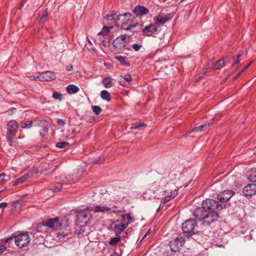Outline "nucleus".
<instances>
[{"label": "nucleus", "instance_id": "1", "mask_svg": "<svg viewBox=\"0 0 256 256\" xmlns=\"http://www.w3.org/2000/svg\"><path fill=\"white\" fill-rule=\"evenodd\" d=\"M193 214L202 222L201 226L204 227L210 226L216 221L219 217L218 212L206 211L201 208H196Z\"/></svg>", "mask_w": 256, "mask_h": 256}, {"label": "nucleus", "instance_id": "2", "mask_svg": "<svg viewBox=\"0 0 256 256\" xmlns=\"http://www.w3.org/2000/svg\"><path fill=\"white\" fill-rule=\"evenodd\" d=\"M70 222L66 218L59 220L58 218H50L42 222V226H48L50 228L58 230L68 227L70 226Z\"/></svg>", "mask_w": 256, "mask_h": 256}, {"label": "nucleus", "instance_id": "3", "mask_svg": "<svg viewBox=\"0 0 256 256\" xmlns=\"http://www.w3.org/2000/svg\"><path fill=\"white\" fill-rule=\"evenodd\" d=\"M226 208V205L218 203L216 200L213 199H206L203 201L202 207L198 208L203 209L206 211L218 212Z\"/></svg>", "mask_w": 256, "mask_h": 256}, {"label": "nucleus", "instance_id": "4", "mask_svg": "<svg viewBox=\"0 0 256 256\" xmlns=\"http://www.w3.org/2000/svg\"><path fill=\"white\" fill-rule=\"evenodd\" d=\"M18 126V123L14 120L10 121L7 124V134L6 136L10 146L12 144V140L16 136Z\"/></svg>", "mask_w": 256, "mask_h": 256}, {"label": "nucleus", "instance_id": "5", "mask_svg": "<svg viewBox=\"0 0 256 256\" xmlns=\"http://www.w3.org/2000/svg\"><path fill=\"white\" fill-rule=\"evenodd\" d=\"M197 225L196 221L193 218H190L186 220L182 224V228L183 232L190 236L194 232L195 228Z\"/></svg>", "mask_w": 256, "mask_h": 256}, {"label": "nucleus", "instance_id": "6", "mask_svg": "<svg viewBox=\"0 0 256 256\" xmlns=\"http://www.w3.org/2000/svg\"><path fill=\"white\" fill-rule=\"evenodd\" d=\"M130 36L127 34H122L116 38L113 41V46L118 50H122L126 46L128 42Z\"/></svg>", "mask_w": 256, "mask_h": 256}, {"label": "nucleus", "instance_id": "7", "mask_svg": "<svg viewBox=\"0 0 256 256\" xmlns=\"http://www.w3.org/2000/svg\"><path fill=\"white\" fill-rule=\"evenodd\" d=\"M128 222L126 223L122 220H116L113 222L110 225L112 229L114 231L116 236H118L127 228Z\"/></svg>", "mask_w": 256, "mask_h": 256}, {"label": "nucleus", "instance_id": "8", "mask_svg": "<svg viewBox=\"0 0 256 256\" xmlns=\"http://www.w3.org/2000/svg\"><path fill=\"white\" fill-rule=\"evenodd\" d=\"M14 241L18 246L22 248L29 244L30 238L27 232L22 233L18 236L15 235Z\"/></svg>", "mask_w": 256, "mask_h": 256}, {"label": "nucleus", "instance_id": "9", "mask_svg": "<svg viewBox=\"0 0 256 256\" xmlns=\"http://www.w3.org/2000/svg\"><path fill=\"white\" fill-rule=\"evenodd\" d=\"M143 36H154L158 37L157 35L158 32H160L158 30L157 26L155 24H150L148 26H145V28L142 30Z\"/></svg>", "mask_w": 256, "mask_h": 256}, {"label": "nucleus", "instance_id": "10", "mask_svg": "<svg viewBox=\"0 0 256 256\" xmlns=\"http://www.w3.org/2000/svg\"><path fill=\"white\" fill-rule=\"evenodd\" d=\"M90 210H88L87 208L86 209L80 210H76V212L78 214V220H84L88 219L87 221L84 222V225L87 224L91 222L92 214L90 212Z\"/></svg>", "mask_w": 256, "mask_h": 256}, {"label": "nucleus", "instance_id": "11", "mask_svg": "<svg viewBox=\"0 0 256 256\" xmlns=\"http://www.w3.org/2000/svg\"><path fill=\"white\" fill-rule=\"evenodd\" d=\"M184 243V239L182 236H178L170 242L169 246L172 252H176L180 250Z\"/></svg>", "mask_w": 256, "mask_h": 256}, {"label": "nucleus", "instance_id": "12", "mask_svg": "<svg viewBox=\"0 0 256 256\" xmlns=\"http://www.w3.org/2000/svg\"><path fill=\"white\" fill-rule=\"evenodd\" d=\"M37 78L40 81H50L56 78V74L52 72L46 71L40 74Z\"/></svg>", "mask_w": 256, "mask_h": 256}, {"label": "nucleus", "instance_id": "13", "mask_svg": "<svg viewBox=\"0 0 256 256\" xmlns=\"http://www.w3.org/2000/svg\"><path fill=\"white\" fill-rule=\"evenodd\" d=\"M234 191L232 190H224L218 195V199L222 202H228L234 194Z\"/></svg>", "mask_w": 256, "mask_h": 256}, {"label": "nucleus", "instance_id": "14", "mask_svg": "<svg viewBox=\"0 0 256 256\" xmlns=\"http://www.w3.org/2000/svg\"><path fill=\"white\" fill-rule=\"evenodd\" d=\"M172 18L171 14H164L162 13L160 14L156 17L154 18V20L156 24H164Z\"/></svg>", "mask_w": 256, "mask_h": 256}, {"label": "nucleus", "instance_id": "15", "mask_svg": "<svg viewBox=\"0 0 256 256\" xmlns=\"http://www.w3.org/2000/svg\"><path fill=\"white\" fill-rule=\"evenodd\" d=\"M148 12L149 10L148 8L139 4L137 5L132 10V12L136 16H142L148 14Z\"/></svg>", "mask_w": 256, "mask_h": 256}, {"label": "nucleus", "instance_id": "16", "mask_svg": "<svg viewBox=\"0 0 256 256\" xmlns=\"http://www.w3.org/2000/svg\"><path fill=\"white\" fill-rule=\"evenodd\" d=\"M243 193L246 196L254 194L256 193V184H248L243 188Z\"/></svg>", "mask_w": 256, "mask_h": 256}, {"label": "nucleus", "instance_id": "17", "mask_svg": "<svg viewBox=\"0 0 256 256\" xmlns=\"http://www.w3.org/2000/svg\"><path fill=\"white\" fill-rule=\"evenodd\" d=\"M110 38H104L102 36H99L98 34L96 38V42L100 45H102L104 47L108 46L110 44Z\"/></svg>", "mask_w": 256, "mask_h": 256}, {"label": "nucleus", "instance_id": "18", "mask_svg": "<svg viewBox=\"0 0 256 256\" xmlns=\"http://www.w3.org/2000/svg\"><path fill=\"white\" fill-rule=\"evenodd\" d=\"M88 210H90V211H94V212H106L111 210V208L106 206H95L94 208H92V207H87Z\"/></svg>", "mask_w": 256, "mask_h": 256}, {"label": "nucleus", "instance_id": "19", "mask_svg": "<svg viewBox=\"0 0 256 256\" xmlns=\"http://www.w3.org/2000/svg\"><path fill=\"white\" fill-rule=\"evenodd\" d=\"M226 66L222 58L218 60L214 64L208 63V66L214 70H219L224 68Z\"/></svg>", "mask_w": 256, "mask_h": 256}, {"label": "nucleus", "instance_id": "20", "mask_svg": "<svg viewBox=\"0 0 256 256\" xmlns=\"http://www.w3.org/2000/svg\"><path fill=\"white\" fill-rule=\"evenodd\" d=\"M128 23L129 22H122L121 25V28L125 30H130L138 26H140V28H142V27L143 26L142 24H140L139 23H136L135 24H130L127 26Z\"/></svg>", "mask_w": 256, "mask_h": 256}, {"label": "nucleus", "instance_id": "21", "mask_svg": "<svg viewBox=\"0 0 256 256\" xmlns=\"http://www.w3.org/2000/svg\"><path fill=\"white\" fill-rule=\"evenodd\" d=\"M112 26H104L102 28V30L99 32L98 34L99 36H102L104 38H110L109 36V34L110 32V30L112 28Z\"/></svg>", "mask_w": 256, "mask_h": 256}, {"label": "nucleus", "instance_id": "22", "mask_svg": "<svg viewBox=\"0 0 256 256\" xmlns=\"http://www.w3.org/2000/svg\"><path fill=\"white\" fill-rule=\"evenodd\" d=\"M123 15L124 19L122 20V22H132L135 19V18L131 13L126 12Z\"/></svg>", "mask_w": 256, "mask_h": 256}, {"label": "nucleus", "instance_id": "23", "mask_svg": "<svg viewBox=\"0 0 256 256\" xmlns=\"http://www.w3.org/2000/svg\"><path fill=\"white\" fill-rule=\"evenodd\" d=\"M202 232H198L196 233L194 232L190 236H192V238L196 241H197L198 243H201L204 240V236H202Z\"/></svg>", "mask_w": 256, "mask_h": 256}, {"label": "nucleus", "instance_id": "24", "mask_svg": "<svg viewBox=\"0 0 256 256\" xmlns=\"http://www.w3.org/2000/svg\"><path fill=\"white\" fill-rule=\"evenodd\" d=\"M66 90L69 94H72L78 92L80 89L75 85L70 84L67 86Z\"/></svg>", "mask_w": 256, "mask_h": 256}, {"label": "nucleus", "instance_id": "25", "mask_svg": "<svg viewBox=\"0 0 256 256\" xmlns=\"http://www.w3.org/2000/svg\"><path fill=\"white\" fill-rule=\"evenodd\" d=\"M114 58L120 62L122 65L125 66H129L130 63L128 61V58L122 56H118L114 57Z\"/></svg>", "mask_w": 256, "mask_h": 256}, {"label": "nucleus", "instance_id": "26", "mask_svg": "<svg viewBox=\"0 0 256 256\" xmlns=\"http://www.w3.org/2000/svg\"><path fill=\"white\" fill-rule=\"evenodd\" d=\"M100 96L103 100H106L108 102L110 101L111 100V96L110 93L106 90H103L101 92Z\"/></svg>", "mask_w": 256, "mask_h": 256}, {"label": "nucleus", "instance_id": "27", "mask_svg": "<svg viewBox=\"0 0 256 256\" xmlns=\"http://www.w3.org/2000/svg\"><path fill=\"white\" fill-rule=\"evenodd\" d=\"M248 178L252 182H256V168H253L250 170Z\"/></svg>", "mask_w": 256, "mask_h": 256}, {"label": "nucleus", "instance_id": "28", "mask_svg": "<svg viewBox=\"0 0 256 256\" xmlns=\"http://www.w3.org/2000/svg\"><path fill=\"white\" fill-rule=\"evenodd\" d=\"M102 83L104 84L105 88H110L112 86L111 78H104L102 80Z\"/></svg>", "mask_w": 256, "mask_h": 256}, {"label": "nucleus", "instance_id": "29", "mask_svg": "<svg viewBox=\"0 0 256 256\" xmlns=\"http://www.w3.org/2000/svg\"><path fill=\"white\" fill-rule=\"evenodd\" d=\"M28 178H29L28 177L27 174H26L21 178L16 179L14 182V186H16L20 184H22L26 182V180Z\"/></svg>", "mask_w": 256, "mask_h": 256}, {"label": "nucleus", "instance_id": "30", "mask_svg": "<svg viewBox=\"0 0 256 256\" xmlns=\"http://www.w3.org/2000/svg\"><path fill=\"white\" fill-rule=\"evenodd\" d=\"M116 14L114 12H110L108 14L104 17V18L107 21H112L115 19Z\"/></svg>", "mask_w": 256, "mask_h": 256}, {"label": "nucleus", "instance_id": "31", "mask_svg": "<svg viewBox=\"0 0 256 256\" xmlns=\"http://www.w3.org/2000/svg\"><path fill=\"white\" fill-rule=\"evenodd\" d=\"M121 240L120 236H116V237L112 238L110 239L109 242V244L111 246H115L116 244Z\"/></svg>", "mask_w": 256, "mask_h": 256}, {"label": "nucleus", "instance_id": "32", "mask_svg": "<svg viewBox=\"0 0 256 256\" xmlns=\"http://www.w3.org/2000/svg\"><path fill=\"white\" fill-rule=\"evenodd\" d=\"M210 126V123L204 124L200 126L195 127L192 129V132H202L204 130V128H206L208 126Z\"/></svg>", "mask_w": 256, "mask_h": 256}, {"label": "nucleus", "instance_id": "33", "mask_svg": "<svg viewBox=\"0 0 256 256\" xmlns=\"http://www.w3.org/2000/svg\"><path fill=\"white\" fill-rule=\"evenodd\" d=\"M38 168L36 167H33L26 174L28 178H31L34 176V174H38Z\"/></svg>", "mask_w": 256, "mask_h": 256}, {"label": "nucleus", "instance_id": "34", "mask_svg": "<svg viewBox=\"0 0 256 256\" xmlns=\"http://www.w3.org/2000/svg\"><path fill=\"white\" fill-rule=\"evenodd\" d=\"M172 193H173V194H171L170 196H165L164 198H162V202L164 204H165V203L168 202L172 198H174L175 197L176 195V192L175 193L174 192H172Z\"/></svg>", "mask_w": 256, "mask_h": 256}, {"label": "nucleus", "instance_id": "35", "mask_svg": "<svg viewBox=\"0 0 256 256\" xmlns=\"http://www.w3.org/2000/svg\"><path fill=\"white\" fill-rule=\"evenodd\" d=\"M242 54H243V52H239L237 54L236 58L234 57L232 58L233 60H234V63L232 64V66H234V64H238L240 62V58L242 56Z\"/></svg>", "mask_w": 256, "mask_h": 256}, {"label": "nucleus", "instance_id": "36", "mask_svg": "<svg viewBox=\"0 0 256 256\" xmlns=\"http://www.w3.org/2000/svg\"><path fill=\"white\" fill-rule=\"evenodd\" d=\"M146 126V124H144V123H138V124L136 123V124H133L131 126L130 129L131 130H136V129L140 128L141 127Z\"/></svg>", "mask_w": 256, "mask_h": 256}, {"label": "nucleus", "instance_id": "37", "mask_svg": "<svg viewBox=\"0 0 256 256\" xmlns=\"http://www.w3.org/2000/svg\"><path fill=\"white\" fill-rule=\"evenodd\" d=\"M92 108L93 112L96 115L100 114L102 111V110L100 108V107L98 106H92Z\"/></svg>", "mask_w": 256, "mask_h": 256}, {"label": "nucleus", "instance_id": "38", "mask_svg": "<svg viewBox=\"0 0 256 256\" xmlns=\"http://www.w3.org/2000/svg\"><path fill=\"white\" fill-rule=\"evenodd\" d=\"M118 82H120V85L124 86H126V87H128L130 86V84H127L126 81V80H124V79L123 78V76H120L118 78Z\"/></svg>", "mask_w": 256, "mask_h": 256}, {"label": "nucleus", "instance_id": "39", "mask_svg": "<svg viewBox=\"0 0 256 256\" xmlns=\"http://www.w3.org/2000/svg\"><path fill=\"white\" fill-rule=\"evenodd\" d=\"M52 98L55 100H62V95L57 92H54L52 94Z\"/></svg>", "mask_w": 256, "mask_h": 256}, {"label": "nucleus", "instance_id": "40", "mask_svg": "<svg viewBox=\"0 0 256 256\" xmlns=\"http://www.w3.org/2000/svg\"><path fill=\"white\" fill-rule=\"evenodd\" d=\"M69 145V143L66 142H60L56 144V146L59 148H64Z\"/></svg>", "mask_w": 256, "mask_h": 256}, {"label": "nucleus", "instance_id": "41", "mask_svg": "<svg viewBox=\"0 0 256 256\" xmlns=\"http://www.w3.org/2000/svg\"><path fill=\"white\" fill-rule=\"evenodd\" d=\"M60 178L62 179V181L64 182H72V181H74V178L71 176H64L62 178Z\"/></svg>", "mask_w": 256, "mask_h": 256}, {"label": "nucleus", "instance_id": "42", "mask_svg": "<svg viewBox=\"0 0 256 256\" xmlns=\"http://www.w3.org/2000/svg\"><path fill=\"white\" fill-rule=\"evenodd\" d=\"M132 47L135 51L138 52L142 47V44L141 42L134 44L132 46Z\"/></svg>", "mask_w": 256, "mask_h": 256}, {"label": "nucleus", "instance_id": "43", "mask_svg": "<svg viewBox=\"0 0 256 256\" xmlns=\"http://www.w3.org/2000/svg\"><path fill=\"white\" fill-rule=\"evenodd\" d=\"M48 15V14L47 12H44L40 17V22L42 23H44V22H46V21L47 20Z\"/></svg>", "mask_w": 256, "mask_h": 256}, {"label": "nucleus", "instance_id": "44", "mask_svg": "<svg viewBox=\"0 0 256 256\" xmlns=\"http://www.w3.org/2000/svg\"><path fill=\"white\" fill-rule=\"evenodd\" d=\"M32 121H28L27 122H25L21 124V127L22 128H30L32 126Z\"/></svg>", "mask_w": 256, "mask_h": 256}, {"label": "nucleus", "instance_id": "45", "mask_svg": "<svg viewBox=\"0 0 256 256\" xmlns=\"http://www.w3.org/2000/svg\"><path fill=\"white\" fill-rule=\"evenodd\" d=\"M62 183H60V182L58 183L57 184H56V186L54 188L53 190L54 192H60L62 188Z\"/></svg>", "mask_w": 256, "mask_h": 256}, {"label": "nucleus", "instance_id": "46", "mask_svg": "<svg viewBox=\"0 0 256 256\" xmlns=\"http://www.w3.org/2000/svg\"><path fill=\"white\" fill-rule=\"evenodd\" d=\"M123 78L126 80L127 84H130V82L132 80V78L130 74H127L124 76H123Z\"/></svg>", "mask_w": 256, "mask_h": 256}, {"label": "nucleus", "instance_id": "47", "mask_svg": "<svg viewBox=\"0 0 256 256\" xmlns=\"http://www.w3.org/2000/svg\"><path fill=\"white\" fill-rule=\"evenodd\" d=\"M122 220L124 222H125L126 218L128 220H132V218L130 216V214H122Z\"/></svg>", "mask_w": 256, "mask_h": 256}, {"label": "nucleus", "instance_id": "48", "mask_svg": "<svg viewBox=\"0 0 256 256\" xmlns=\"http://www.w3.org/2000/svg\"><path fill=\"white\" fill-rule=\"evenodd\" d=\"M222 59L223 60L225 64L227 63H229L231 60V58L230 56H226L223 58H222Z\"/></svg>", "mask_w": 256, "mask_h": 256}, {"label": "nucleus", "instance_id": "49", "mask_svg": "<svg viewBox=\"0 0 256 256\" xmlns=\"http://www.w3.org/2000/svg\"><path fill=\"white\" fill-rule=\"evenodd\" d=\"M15 238V234H14L12 235V236H10L9 238H6V239H4V242H10L11 240H13V238Z\"/></svg>", "mask_w": 256, "mask_h": 256}, {"label": "nucleus", "instance_id": "50", "mask_svg": "<svg viewBox=\"0 0 256 256\" xmlns=\"http://www.w3.org/2000/svg\"><path fill=\"white\" fill-rule=\"evenodd\" d=\"M65 124H66L65 122L63 120H62V119H58L57 120V124H58V125L60 126H64Z\"/></svg>", "mask_w": 256, "mask_h": 256}, {"label": "nucleus", "instance_id": "51", "mask_svg": "<svg viewBox=\"0 0 256 256\" xmlns=\"http://www.w3.org/2000/svg\"><path fill=\"white\" fill-rule=\"evenodd\" d=\"M6 246H4L3 244H2V245H0V254L6 251Z\"/></svg>", "mask_w": 256, "mask_h": 256}, {"label": "nucleus", "instance_id": "52", "mask_svg": "<svg viewBox=\"0 0 256 256\" xmlns=\"http://www.w3.org/2000/svg\"><path fill=\"white\" fill-rule=\"evenodd\" d=\"M8 206V203L6 202H4L0 203V208H4Z\"/></svg>", "mask_w": 256, "mask_h": 256}, {"label": "nucleus", "instance_id": "53", "mask_svg": "<svg viewBox=\"0 0 256 256\" xmlns=\"http://www.w3.org/2000/svg\"><path fill=\"white\" fill-rule=\"evenodd\" d=\"M122 17H124L123 14L118 15L116 18L115 17L114 20L116 22L119 21Z\"/></svg>", "mask_w": 256, "mask_h": 256}, {"label": "nucleus", "instance_id": "54", "mask_svg": "<svg viewBox=\"0 0 256 256\" xmlns=\"http://www.w3.org/2000/svg\"><path fill=\"white\" fill-rule=\"evenodd\" d=\"M6 176V174L4 173L0 174V182H3Z\"/></svg>", "mask_w": 256, "mask_h": 256}, {"label": "nucleus", "instance_id": "55", "mask_svg": "<svg viewBox=\"0 0 256 256\" xmlns=\"http://www.w3.org/2000/svg\"><path fill=\"white\" fill-rule=\"evenodd\" d=\"M244 72V70H242L239 72L237 74L236 76L234 78V79L237 78H238Z\"/></svg>", "mask_w": 256, "mask_h": 256}, {"label": "nucleus", "instance_id": "56", "mask_svg": "<svg viewBox=\"0 0 256 256\" xmlns=\"http://www.w3.org/2000/svg\"><path fill=\"white\" fill-rule=\"evenodd\" d=\"M72 68H73V67H72V65L68 66L66 67V70L68 72H70V71L72 70Z\"/></svg>", "mask_w": 256, "mask_h": 256}, {"label": "nucleus", "instance_id": "57", "mask_svg": "<svg viewBox=\"0 0 256 256\" xmlns=\"http://www.w3.org/2000/svg\"><path fill=\"white\" fill-rule=\"evenodd\" d=\"M112 212L114 213V214L122 213V212H123V210H113Z\"/></svg>", "mask_w": 256, "mask_h": 256}, {"label": "nucleus", "instance_id": "58", "mask_svg": "<svg viewBox=\"0 0 256 256\" xmlns=\"http://www.w3.org/2000/svg\"><path fill=\"white\" fill-rule=\"evenodd\" d=\"M30 79L32 80H38V78H37V76L36 77L34 76H30Z\"/></svg>", "mask_w": 256, "mask_h": 256}, {"label": "nucleus", "instance_id": "59", "mask_svg": "<svg viewBox=\"0 0 256 256\" xmlns=\"http://www.w3.org/2000/svg\"><path fill=\"white\" fill-rule=\"evenodd\" d=\"M251 64V63L248 64L242 70H246Z\"/></svg>", "mask_w": 256, "mask_h": 256}, {"label": "nucleus", "instance_id": "60", "mask_svg": "<svg viewBox=\"0 0 256 256\" xmlns=\"http://www.w3.org/2000/svg\"><path fill=\"white\" fill-rule=\"evenodd\" d=\"M192 130L190 131H188V132H186V133L185 134V136H188L192 132Z\"/></svg>", "mask_w": 256, "mask_h": 256}, {"label": "nucleus", "instance_id": "61", "mask_svg": "<svg viewBox=\"0 0 256 256\" xmlns=\"http://www.w3.org/2000/svg\"><path fill=\"white\" fill-rule=\"evenodd\" d=\"M25 0H22L21 1V4H20V7L22 6L24 4V2H25Z\"/></svg>", "mask_w": 256, "mask_h": 256}, {"label": "nucleus", "instance_id": "62", "mask_svg": "<svg viewBox=\"0 0 256 256\" xmlns=\"http://www.w3.org/2000/svg\"><path fill=\"white\" fill-rule=\"evenodd\" d=\"M40 135L42 136V137H44V133L43 132H40Z\"/></svg>", "mask_w": 256, "mask_h": 256}, {"label": "nucleus", "instance_id": "63", "mask_svg": "<svg viewBox=\"0 0 256 256\" xmlns=\"http://www.w3.org/2000/svg\"><path fill=\"white\" fill-rule=\"evenodd\" d=\"M150 232H151V230H150H150H149L146 232V234L148 235V234H150Z\"/></svg>", "mask_w": 256, "mask_h": 256}, {"label": "nucleus", "instance_id": "64", "mask_svg": "<svg viewBox=\"0 0 256 256\" xmlns=\"http://www.w3.org/2000/svg\"><path fill=\"white\" fill-rule=\"evenodd\" d=\"M76 130H75V129H73V130H72V134H74L76 133Z\"/></svg>", "mask_w": 256, "mask_h": 256}]
</instances>
